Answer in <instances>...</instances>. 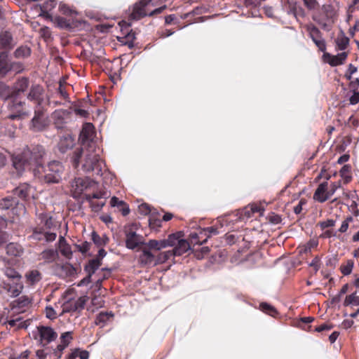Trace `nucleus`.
I'll return each mask as SVG.
<instances>
[{
    "label": "nucleus",
    "instance_id": "2f4dec72",
    "mask_svg": "<svg viewBox=\"0 0 359 359\" xmlns=\"http://www.w3.org/2000/svg\"><path fill=\"white\" fill-rule=\"evenodd\" d=\"M41 258L47 262H52L57 256V252L54 249H46L41 253Z\"/></svg>",
    "mask_w": 359,
    "mask_h": 359
},
{
    "label": "nucleus",
    "instance_id": "7ed1b4c3",
    "mask_svg": "<svg viewBox=\"0 0 359 359\" xmlns=\"http://www.w3.org/2000/svg\"><path fill=\"white\" fill-rule=\"evenodd\" d=\"M22 84H20L19 87L11 90L4 83L0 82V98L11 100V102L8 104V107L12 112V114L9 115V118L11 119L20 118L22 115Z\"/></svg>",
    "mask_w": 359,
    "mask_h": 359
},
{
    "label": "nucleus",
    "instance_id": "bf43d9fd",
    "mask_svg": "<svg viewBox=\"0 0 359 359\" xmlns=\"http://www.w3.org/2000/svg\"><path fill=\"white\" fill-rule=\"evenodd\" d=\"M327 20H332V7L330 5H323L322 8Z\"/></svg>",
    "mask_w": 359,
    "mask_h": 359
},
{
    "label": "nucleus",
    "instance_id": "a878e982",
    "mask_svg": "<svg viewBox=\"0 0 359 359\" xmlns=\"http://www.w3.org/2000/svg\"><path fill=\"white\" fill-rule=\"evenodd\" d=\"M87 299V296L80 297L79 298H78V299H76L73 304L70 305V308L69 309H67L66 311L70 312L83 310L85 307Z\"/></svg>",
    "mask_w": 359,
    "mask_h": 359
},
{
    "label": "nucleus",
    "instance_id": "9b49d317",
    "mask_svg": "<svg viewBox=\"0 0 359 359\" xmlns=\"http://www.w3.org/2000/svg\"><path fill=\"white\" fill-rule=\"evenodd\" d=\"M43 94V88L41 86L33 85L27 94V98L29 101L34 102L36 104L35 107L43 106L42 104L44 101Z\"/></svg>",
    "mask_w": 359,
    "mask_h": 359
},
{
    "label": "nucleus",
    "instance_id": "c756f323",
    "mask_svg": "<svg viewBox=\"0 0 359 359\" xmlns=\"http://www.w3.org/2000/svg\"><path fill=\"white\" fill-rule=\"evenodd\" d=\"M203 233L205 236V238L202 241H198L200 243V244L205 243L208 241V238L211 237L212 236H215V235L219 234V231H218L217 227L212 226H209V227H206V228L201 229V234H203Z\"/></svg>",
    "mask_w": 359,
    "mask_h": 359
},
{
    "label": "nucleus",
    "instance_id": "6e6d98bb",
    "mask_svg": "<svg viewBox=\"0 0 359 359\" xmlns=\"http://www.w3.org/2000/svg\"><path fill=\"white\" fill-rule=\"evenodd\" d=\"M42 349H39L36 351V356L39 359H46V357L48 355V349H49V346H47L46 347H42Z\"/></svg>",
    "mask_w": 359,
    "mask_h": 359
},
{
    "label": "nucleus",
    "instance_id": "f704fd0d",
    "mask_svg": "<svg viewBox=\"0 0 359 359\" xmlns=\"http://www.w3.org/2000/svg\"><path fill=\"white\" fill-rule=\"evenodd\" d=\"M344 306H358L359 305V296L357 295V292H353L352 294L347 295L344 302Z\"/></svg>",
    "mask_w": 359,
    "mask_h": 359
},
{
    "label": "nucleus",
    "instance_id": "4c0bfd02",
    "mask_svg": "<svg viewBox=\"0 0 359 359\" xmlns=\"http://www.w3.org/2000/svg\"><path fill=\"white\" fill-rule=\"evenodd\" d=\"M351 167L350 165L346 164L342 166L339 170V175L344 179V183L348 184L351 182L352 177L349 175Z\"/></svg>",
    "mask_w": 359,
    "mask_h": 359
},
{
    "label": "nucleus",
    "instance_id": "1a4fd4ad",
    "mask_svg": "<svg viewBox=\"0 0 359 359\" xmlns=\"http://www.w3.org/2000/svg\"><path fill=\"white\" fill-rule=\"evenodd\" d=\"M5 274L8 278L13 280V285L9 284L8 292L12 297L18 296L22 290V285L18 283V281H20L21 276L12 268H7L5 271Z\"/></svg>",
    "mask_w": 359,
    "mask_h": 359
},
{
    "label": "nucleus",
    "instance_id": "6e6552de",
    "mask_svg": "<svg viewBox=\"0 0 359 359\" xmlns=\"http://www.w3.org/2000/svg\"><path fill=\"white\" fill-rule=\"evenodd\" d=\"M72 112L70 109H56L52 114L53 124L57 130H62L72 118Z\"/></svg>",
    "mask_w": 359,
    "mask_h": 359
},
{
    "label": "nucleus",
    "instance_id": "4be33fe9",
    "mask_svg": "<svg viewBox=\"0 0 359 359\" xmlns=\"http://www.w3.org/2000/svg\"><path fill=\"white\" fill-rule=\"evenodd\" d=\"M114 316V314L111 311H102L96 316L95 324L100 327H104L107 323L113 318Z\"/></svg>",
    "mask_w": 359,
    "mask_h": 359
},
{
    "label": "nucleus",
    "instance_id": "f8f14e48",
    "mask_svg": "<svg viewBox=\"0 0 359 359\" xmlns=\"http://www.w3.org/2000/svg\"><path fill=\"white\" fill-rule=\"evenodd\" d=\"M72 332H63L60 336L61 344L57 345L53 349V355L56 359H60L64 350L69 346L70 341L72 339Z\"/></svg>",
    "mask_w": 359,
    "mask_h": 359
},
{
    "label": "nucleus",
    "instance_id": "423d86ee",
    "mask_svg": "<svg viewBox=\"0 0 359 359\" xmlns=\"http://www.w3.org/2000/svg\"><path fill=\"white\" fill-rule=\"evenodd\" d=\"M38 342L41 347H46L57 338V333L50 326H37Z\"/></svg>",
    "mask_w": 359,
    "mask_h": 359
},
{
    "label": "nucleus",
    "instance_id": "5fc2aeb1",
    "mask_svg": "<svg viewBox=\"0 0 359 359\" xmlns=\"http://www.w3.org/2000/svg\"><path fill=\"white\" fill-rule=\"evenodd\" d=\"M90 243L88 241H84L81 244L77 245L76 248L80 252H81L82 254H86L90 250Z\"/></svg>",
    "mask_w": 359,
    "mask_h": 359
},
{
    "label": "nucleus",
    "instance_id": "052dcab7",
    "mask_svg": "<svg viewBox=\"0 0 359 359\" xmlns=\"http://www.w3.org/2000/svg\"><path fill=\"white\" fill-rule=\"evenodd\" d=\"M62 269L65 271L66 273L69 276H72L76 273V269L71 264L62 266Z\"/></svg>",
    "mask_w": 359,
    "mask_h": 359
},
{
    "label": "nucleus",
    "instance_id": "f3484780",
    "mask_svg": "<svg viewBox=\"0 0 359 359\" xmlns=\"http://www.w3.org/2000/svg\"><path fill=\"white\" fill-rule=\"evenodd\" d=\"M156 257L149 249L143 248L139 257V262L143 266L156 265Z\"/></svg>",
    "mask_w": 359,
    "mask_h": 359
},
{
    "label": "nucleus",
    "instance_id": "4468645a",
    "mask_svg": "<svg viewBox=\"0 0 359 359\" xmlns=\"http://www.w3.org/2000/svg\"><path fill=\"white\" fill-rule=\"evenodd\" d=\"M348 53L346 52H342L333 55L329 53H323L324 60L327 62L331 67H336L344 64L346 60Z\"/></svg>",
    "mask_w": 359,
    "mask_h": 359
},
{
    "label": "nucleus",
    "instance_id": "9d476101",
    "mask_svg": "<svg viewBox=\"0 0 359 359\" xmlns=\"http://www.w3.org/2000/svg\"><path fill=\"white\" fill-rule=\"evenodd\" d=\"M126 247L129 250H134L140 245H145L146 243L142 235L131 229L125 231Z\"/></svg>",
    "mask_w": 359,
    "mask_h": 359
},
{
    "label": "nucleus",
    "instance_id": "c03bdc74",
    "mask_svg": "<svg viewBox=\"0 0 359 359\" xmlns=\"http://www.w3.org/2000/svg\"><path fill=\"white\" fill-rule=\"evenodd\" d=\"M305 7L309 11H314L319 6L317 0H302Z\"/></svg>",
    "mask_w": 359,
    "mask_h": 359
},
{
    "label": "nucleus",
    "instance_id": "ea45409f",
    "mask_svg": "<svg viewBox=\"0 0 359 359\" xmlns=\"http://www.w3.org/2000/svg\"><path fill=\"white\" fill-rule=\"evenodd\" d=\"M103 198H107V192L104 191H99L93 194H86L84 196V199L86 201H90L93 199H100Z\"/></svg>",
    "mask_w": 359,
    "mask_h": 359
},
{
    "label": "nucleus",
    "instance_id": "20e7f679",
    "mask_svg": "<svg viewBox=\"0 0 359 359\" xmlns=\"http://www.w3.org/2000/svg\"><path fill=\"white\" fill-rule=\"evenodd\" d=\"M45 154V149L41 144H31L24 147V171L28 169L33 173L43 163Z\"/></svg>",
    "mask_w": 359,
    "mask_h": 359
},
{
    "label": "nucleus",
    "instance_id": "7c9ffc66",
    "mask_svg": "<svg viewBox=\"0 0 359 359\" xmlns=\"http://www.w3.org/2000/svg\"><path fill=\"white\" fill-rule=\"evenodd\" d=\"M92 182H94V181L88 177L86 179L77 178L75 180L76 189H78L79 191L82 192L90 187Z\"/></svg>",
    "mask_w": 359,
    "mask_h": 359
},
{
    "label": "nucleus",
    "instance_id": "09e8293b",
    "mask_svg": "<svg viewBox=\"0 0 359 359\" xmlns=\"http://www.w3.org/2000/svg\"><path fill=\"white\" fill-rule=\"evenodd\" d=\"M88 202L89 203L91 210L95 212L100 211L102 207L105 205L104 202H95L93 201Z\"/></svg>",
    "mask_w": 359,
    "mask_h": 359
},
{
    "label": "nucleus",
    "instance_id": "13d9d810",
    "mask_svg": "<svg viewBox=\"0 0 359 359\" xmlns=\"http://www.w3.org/2000/svg\"><path fill=\"white\" fill-rule=\"evenodd\" d=\"M253 216L252 212H250V207H245L241 212L240 218L243 220L245 219H249Z\"/></svg>",
    "mask_w": 359,
    "mask_h": 359
},
{
    "label": "nucleus",
    "instance_id": "8fccbe9b",
    "mask_svg": "<svg viewBox=\"0 0 359 359\" xmlns=\"http://www.w3.org/2000/svg\"><path fill=\"white\" fill-rule=\"evenodd\" d=\"M338 262V259L336 256H328L325 257V265L332 269H334Z\"/></svg>",
    "mask_w": 359,
    "mask_h": 359
},
{
    "label": "nucleus",
    "instance_id": "2eb2a0df",
    "mask_svg": "<svg viewBox=\"0 0 359 359\" xmlns=\"http://www.w3.org/2000/svg\"><path fill=\"white\" fill-rule=\"evenodd\" d=\"M75 144V139L71 134H65L60 137L57 144L59 151L65 154L68 150L72 149Z\"/></svg>",
    "mask_w": 359,
    "mask_h": 359
},
{
    "label": "nucleus",
    "instance_id": "c9c22d12",
    "mask_svg": "<svg viewBox=\"0 0 359 359\" xmlns=\"http://www.w3.org/2000/svg\"><path fill=\"white\" fill-rule=\"evenodd\" d=\"M22 251V248L20 244L15 243H11L6 246L7 254L12 256L20 255Z\"/></svg>",
    "mask_w": 359,
    "mask_h": 359
},
{
    "label": "nucleus",
    "instance_id": "338daca9",
    "mask_svg": "<svg viewBox=\"0 0 359 359\" xmlns=\"http://www.w3.org/2000/svg\"><path fill=\"white\" fill-rule=\"evenodd\" d=\"M110 205L111 207H120L125 205V202L120 201L116 196H113L110 200Z\"/></svg>",
    "mask_w": 359,
    "mask_h": 359
},
{
    "label": "nucleus",
    "instance_id": "a19ab883",
    "mask_svg": "<svg viewBox=\"0 0 359 359\" xmlns=\"http://www.w3.org/2000/svg\"><path fill=\"white\" fill-rule=\"evenodd\" d=\"M349 43V39L346 36H342L340 38L336 39V44L339 50H344L346 49Z\"/></svg>",
    "mask_w": 359,
    "mask_h": 359
},
{
    "label": "nucleus",
    "instance_id": "393cba45",
    "mask_svg": "<svg viewBox=\"0 0 359 359\" xmlns=\"http://www.w3.org/2000/svg\"><path fill=\"white\" fill-rule=\"evenodd\" d=\"M101 263L98 262L95 259H90L84 266V271L87 273V276L92 278V276L95 273V271L99 269L101 266Z\"/></svg>",
    "mask_w": 359,
    "mask_h": 359
},
{
    "label": "nucleus",
    "instance_id": "774afa93",
    "mask_svg": "<svg viewBox=\"0 0 359 359\" xmlns=\"http://www.w3.org/2000/svg\"><path fill=\"white\" fill-rule=\"evenodd\" d=\"M349 102L351 104H356L359 102V92L353 91V94L350 97Z\"/></svg>",
    "mask_w": 359,
    "mask_h": 359
},
{
    "label": "nucleus",
    "instance_id": "aec40b11",
    "mask_svg": "<svg viewBox=\"0 0 359 359\" xmlns=\"http://www.w3.org/2000/svg\"><path fill=\"white\" fill-rule=\"evenodd\" d=\"M190 249L191 248L189 242L185 239L180 238V240L178 241L177 243L175 245V248L172 249V252L175 257L181 256Z\"/></svg>",
    "mask_w": 359,
    "mask_h": 359
},
{
    "label": "nucleus",
    "instance_id": "72a5a7b5",
    "mask_svg": "<svg viewBox=\"0 0 359 359\" xmlns=\"http://www.w3.org/2000/svg\"><path fill=\"white\" fill-rule=\"evenodd\" d=\"M174 257L175 256L172 252V250L161 252L156 256V261L155 264H163Z\"/></svg>",
    "mask_w": 359,
    "mask_h": 359
},
{
    "label": "nucleus",
    "instance_id": "a18cd8bd",
    "mask_svg": "<svg viewBox=\"0 0 359 359\" xmlns=\"http://www.w3.org/2000/svg\"><path fill=\"white\" fill-rule=\"evenodd\" d=\"M93 128V125L90 123H86L81 131V135L86 139H88L90 137L91 135L90 134Z\"/></svg>",
    "mask_w": 359,
    "mask_h": 359
},
{
    "label": "nucleus",
    "instance_id": "412c9836",
    "mask_svg": "<svg viewBox=\"0 0 359 359\" xmlns=\"http://www.w3.org/2000/svg\"><path fill=\"white\" fill-rule=\"evenodd\" d=\"M15 43L12 35L8 32H2L0 34V48L9 49L13 48Z\"/></svg>",
    "mask_w": 359,
    "mask_h": 359
},
{
    "label": "nucleus",
    "instance_id": "39448f33",
    "mask_svg": "<svg viewBox=\"0 0 359 359\" xmlns=\"http://www.w3.org/2000/svg\"><path fill=\"white\" fill-rule=\"evenodd\" d=\"M46 109L43 106L34 107V116L27 123L28 129L32 133L43 132L49 126L48 117L46 116Z\"/></svg>",
    "mask_w": 359,
    "mask_h": 359
},
{
    "label": "nucleus",
    "instance_id": "473e14b6",
    "mask_svg": "<svg viewBox=\"0 0 359 359\" xmlns=\"http://www.w3.org/2000/svg\"><path fill=\"white\" fill-rule=\"evenodd\" d=\"M166 245L167 244L165 243L163 239L160 241L151 239L149 240L147 243H146L145 245L148 246L149 249L161 250V249L165 248Z\"/></svg>",
    "mask_w": 359,
    "mask_h": 359
},
{
    "label": "nucleus",
    "instance_id": "37998d69",
    "mask_svg": "<svg viewBox=\"0 0 359 359\" xmlns=\"http://www.w3.org/2000/svg\"><path fill=\"white\" fill-rule=\"evenodd\" d=\"M52 21L56 23L57 25L60 28H67L70 26L67 19L63 17L56 16L54 18V19L53 18Z\"/></svg>",
    "mask_w": 359,
    "mask_h": 359
},
{
    "label": "nucleus",
    "instance_id": "0eeeda50",
    "mask_svg": "<svg viewBox=\"0 0 359 359\" xmlns=\"http://www.w3.org/2000/svg\"><path fill=\"white\" fill-rule=\"evenodd\" d=\"M22 301L18 299L12 303L11 311V319L8 320L6 323L11 327L15 329H20L22 327V320L21 313H22Z\"/></svg>",
    "mask_w": 359,
    "mask_h": 359
},
{
    "label": "nucleus",
    "instance_id": "3c124183",
    "mask_svg": "<svg viewBox=\"0 0 359 359\" xmlns=\"http://www.w3.org/2000/svg\"><path fill=\"white\" fill-rule=\"evenodd\" d=\"M45 312H46V317L50 320H54L57 318L56 311L50 306H48L46 307Z\"/></svg>",
    "mask_w": 359,
    "mask_h": 359
},
{
    "label": "nucleus",
    "instance_id": "5701e85b",
    "mask_svg": "<svg viewBox=\"0 0 359 359\" xmlns=\"http://www.w3.org/2000/svg\"><path fill=\"white\" fill-rule=\"evenodd\" d=\"M26 283L29 285H35L41 280V273L36 270H32L28 271L25 275Z\"/></svg>",
    "mask_w": 359,
    "mask_h": 359
},
{
    "label": "nucleus",
    "instance_id": "e2e57ef3",
    "mask_svg": "<svg viewBox=\"0 0 359 359\" xmlns=\"http://www.w3.org/2000/svg\"><path fill=\"white\" fill-rule=\"evenodd\" d=\"M313 43L318 48L319 50L325 52L326 50V43L324 39L320 38L318 40H314Z\"/></svg>",
    "mask_w": 359,
    "mask_h": 359
},
{
    "label": "nucleus",
    "instance_id": "79ce46f5",
    "mask_svg": "<svg viewBox=\"0 0 359 359\" xmlns=\"http://www.w3.org/2000/svg\"><path fill=\"white\" fill-rule=\"evenodd\" d=\"M165 242L166 248L167 247H172L175 246V245L177 243L178 241L180 240V236H177L176 233H172L170 234L166 239H163Z\"/></svg>",
    "mask_w": 359,
    "mask_h": 359
},
{
    "label": "nucleus",
    "instance_id": "de8ad7c7",
    "mask_svg": "<svg viewBox=\"0 0 359 359\" xmlns=\"http://www.w3.org/2000/svg\"><path fill=\"white\" fill-rule=\"evenodd\" d=\"M149 226L152 228L154 227H160L161 226L162 220L156 218V215H154V212H151V216L149 219Z\"/></svg>",
    "mask_w": 359,
    "mask_h": 359
},
{
    "label": "nucleus",
    "instance_id": "dca6fc26",
    "mask_svg": "<svg viewBox=\"0 0 359 359\" xmlns=\"http://www.w3.org/2000/svg\"><path fill=\"white\" fill-rule=\"evenodd\" d=\"M19 205V200L17 198L13 196H7L0 201V208L2 210H9L12 214L17 215V206Z\"/></svg>",
    "mask_w": 359,
    "mask_h": 359
},
{
    "label": "nucleus",
    "instance_id": "6ab92c4d",
    "mask_svg": "<svg viewBox=\"0 0 359 359\" xmlns=\"http://www.w3.org/2000/svg\"><path fill=\"white\" fill-rule=\"evenodd\" d=\"M57 5L55 0H47L42 6H39V15L44 17L46 19L53 20V16L49 11L54 8Z\"/></svg>",
    "mask_w": 359,
    "mask_h": 359
},
{
    "label": "nucleus",
    "instance_id": "0e129e2a",
    "mask_svg": "<svg viewBox=\"0 0 359 359\" xmlns=\"http://www.w3.org/2000/svg\"><path fill=\"white\" fill-rule=\"evenodd\" d=\"M341 187V182H333L331 184L330 189L327 192V195H329V198L332 196L336 191Z\"/></svg>",
    "mask_w": 359,
    "mask_h": 359
},
{
    "label": "nucleus",
    "instance_id": "a211bd4d",
    "mask_svg": "<svg viewBox=\"0 0 359 359\" xmlns=\"http://www.w3.org/2000/svg\"><path fill=\"white\" fill-rule=\"evenodd\" d=\"M327 182H324L320 183L315 191L313 198L320 203L325 202L329 199V195H327Z\"/></svg>",
    "mask_w": 359,
    "mask_h": 359
},
{
    "label": "nucleus",
    "instance_id": "4d7b16f0",
    "mask_svg": "<svg viewBox=\"0 0 359 359\" xmlns=\"http://www.w3.org/2000/svg\"><path fill=\"white\" fill-rule=\"evenodd\" d=\"M138 208L142 215H147L151 212L149 205L147 203H142L138 206Z\"/></svg>",
    "mask_w": 359,
    "mask_h": 359
},
{
    "label": "nucleus",
    "instance_id": "ddd939ff",
    "mask_svg": "<svg viewBox=\"0 0 359 359\" xmlns=\"http://www.w3.org/2000/svg\"><path fill=\"white\" fill-rule=\"evenodd\" d=\"M151 2V0H140L135 3L133 6V10L130 15L132 20H139L149 14L146 12V6Z\"/></svg>",
    "mask_w": 359,
    "mask_h": 359
},
{
    "label": "nucleus",
    "instance_id": "e433bc0d",
    "mask_svg": "<svg viewBox=\"0 0 359 359\" xmlns=\"http://www.w3.org/2000/svg\"><path fill=\"white\" fill-rule=\"evenodd\" d=\"M306 30L309 32V36L313 41L322 38V34L319 29L314 25H309L306 27Z\"/></svg>",
    "mask_w": 359,
    "mask_h": 359
},
{
    "label": "nucleus",
    "instance_id": "864d4df0",
    "mask_svg": "<svg viewBox=\"0 0 359 359\" xmlns=\"http://www.w3.org/2000/svg\"><path fill=\"white\" fill-rule=\"evenodd\" d=\"M61 254L67 259H70L72 256V251L70 246L66 244L60 249Z\"/></svg>",
    "mask_w": 359,
    "mask_h": 359
},
{
    "label": "nucleus",
    "instance_id": "f257e3e1",
    "mask_svg": "<svg viewBox=\"0 0 359 359\" xmlns=\"http://www.w3.org/2000/svg\"><path fill=\"white\" fill-rule=\"evenodd\" d=\"M81 163H82V170L86 173L100 177L105 173L103 172L105 164L99 154L94 151H84L82 147L76 148L72 156V163L75 168H77Z\"/></svg>",
    "mask_w": 359,
    "mask_h": 359
},
{
    "label": "nucleus",
    "instance_id": "49530a36",
    "mask_svg": "<svg viewBox=\"0 0 359 359\" xmlns=\"http://www.w3.org/2000/svg\"><path fill=\"white\" fill-rule=\"evenodd\" d=\"M353 268V262L351 260H348L346 265L341 266L340 269H341V272L344 276H348L352 272Z\"/></svg>",
    "mask_w": 359,
    "mask_h": 359
},
{
    "label": "nucleus",
    "instance_id": "603ef678",
    "mask_svg": "<svg viewBox=\"0 0 359 359\" xmlns=\"http://www.w3.org/2000/svg\"><path fill=\"white\" fill-rule=\"evenodd\" d=\"M336 221L332 219H328L325 221H322L318 223L319 226L322 230L329 227H332L335 225Z\"/></svg>",
    "mask_w": 359,
    "mask_h": 359
},
{
    "label": "nucleus",
    "instance_id": "f03ea898",
    "mask_svg": "<svg viewBox=\"0 0 359 359\" xmlns=\"http://www.w3.org/2000/svg\"><path fill=\"white\" fill-rule=\"evenodd\" d=\"M64 166L60 161H52L47 165L43 163L34 171L33 175L41 181L47 183H58L62 179Z\"/></svg>",
    "mask_w": 359,
    "mask_h": 359
},
{
    "label": "nucleus",
    "instance_id": "bb28decb",
    "mask_svg": "<svg viewBox=\"0 0 359 359\" xmlns=\"http://www.w3.org/2000/svg\"><path fill=\"white\" fill-rule=\"evenodd\" d=\"M91 238L97 247H103L106 245L109 241V238L105 234L100 236L96 231L92 232Z\"/></svg>",
    "mask_w": 359,
    "mask_h": 359
},
{
    "label": "nucleus",
    "instance_id": "58836bf2",
    "mask_svg": "<svg viewBox=\"0 0 359 359\" xmlns=\"http://www.w3.org/2000/svg\"><path fill=\"white\" fill-rule=\"evenodd\" d=\"M313 20L318 23L323 29L329 30V26L327 22H330L331 20H327L325 15H314L312 17Z\"/></svg>",
    "mask_w": 359,
    "mask_h": 359
},
{
    "label": "nucleus",
    "instance_id": "b1692460",
    "mask_svg": "<svg viewBox=\"0 0 359 359\" xmlns=\"http://www.w3.org/2000/svg\"><path fill=\"white\" fill-rule=\"evenodd\" d=\"M12 68L8 55L5 52L0 53V75L4 76Z\"/></svg>",
    "mask_w": 359,
    "mask_h": 359
},
{
    "label": "nucleus",
    "instance_id": "680f3d73",
    "mask_svg": "<svg viewBox=\"0 0 359 359\" xmlns=\"http://www.w3.org/2000/svg\"><path fill=\"white\" fill-rule=\"evenodd\" d=\"M313 43L318 48L319 50L325 52L326 50V43L324 39L320 38L318 40H314Z\"/></svg>",
    "mask_w": 359,
    "mask_h": 359
},
{
    "label": "nucleus",
    "instance_id": "c85d7f7f",
    "mask_svg": "<svg viewBox=\"0 0 359 359\" xmlns=\"http://www.w3.org/2000/svg\"><path fill=\"white\" fill-rule=\"evenodd\" d=\"M259 309L263 313L272 317H275L278 313L277 309L273 306L265 302L259 304Z\"/></svg>",
    "mask_w": 359,
    "mask_h": 359
},
{
    "label": "nucleus",
    "instance_id": "69168bd1",
    "mask_svg": "<svg viewBox=\"0 0 359 359\" xmlns=\"http://www.w3.org/2000/svg\"><path fill=\"white\" fill-rule=\"evenodd\" d=\"M58 93L65 100L69 102V94L66 91L65 88L63 87L61 83H60V86L58 87Z\"/></svg>",
    "mask_w": 359,
    "mask_h": 359
},
{
    "label": "nucleus",
    "instance_id": "cd10ccee",
    "mask_svg": "<svg viewBox=\"0 0 359 359\" xmlns=\"http://www.w3.org/2000/svg\"><path fill=\"white\" fill-rule=\"evenodd\" d=\"M11 161L12 165L16 171L21 172L22 170V154L21 152L13 154L11 155Z\"/></svg>",
    "mask_w": 359,
    "mask_h": 359
}]
</instances>
